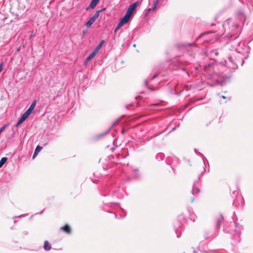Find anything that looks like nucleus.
<instances>
[{
    "instance_id": "nucleus-1",
    "label": "nucleus",
    "mask_w": 253,
    "mask_h": 253,
    "mask_svg": "<svg viewBox=\"0 0 253 253\" xmlns=\"http://www.w3.org/2000/svg\"><path fill=\"white\" fill-rule=\"evenodd\" d=\"M222 25L224 29L223 34L224 38H231L240 32V29L239 27L230 18L225 21Z\"/></svg>"
},
{
    "instance_id": "nucleus-2",
    "label": "nucleus",
    "mask_w": 253,
    "mask_h": 253,
    "mask_svg": "<svg viewBox=\"0 0 253 253\" xmlns=\"http://www.w3.org/2000/svg\"><path fill=\"white\" fill-rule=\"evenodd\" d=\"M105 8H103L100 10H97L95 14L92 16L85 23V26L86 27H90L91 25L94 22V21L97 19L99 17V14L101 12L104 10Z\"/></svg>"
},
{
    "instance_id": "nucleus-3",
    "label": "nucleus",
    "mask_w": 253,
    "mask_h": 253,
    "mask_svg": "<svg viewBox=\"0 0 253 253\" xmlns=\"http://www.w3.org/2000/svg\"><path fill=\"white\" fill-rule=\"evenodd\" d=\"M138 4V2H135L132 4H131L128 8L127 9L126 14H127L128 15L131 16L132 15L133 11L134 10V9L136 8Z\"/></svg>"
},
{
    "instance_id": "nucleus-4",
    "label": "nucleus",
    "mask_w": 253,
    "mask_h": 253,
    "mask_svg": "<svg viewBox=\"0 0 253 253\" xmlns=\"http://www.w3.org/2000/svg\"><path fill=\"white\" fill-rule=\"evenodd\" d=\"M130 17V16L126 14H125V16L121 19L120 21L124 24H125L128 22Z\"/></svg>"
},
{
    "instance_id": "nucleus-5",
    "label": "nucleus",
    "mask_w": 253,
    "mask_h": 253,
    "mask_svg": "<svg viewBox=\"0 0 253 253\" xmlns=\"http://www.w3.org/2000/svg\"><path fill=\"white\" fill-rule=\"evenodd\" d=\"M97 2L92 0L90 4L86 8V10H88L89 9H94L97 4Z\"/></svg>"
},
{
    "instance_id": "nucleus-6",
    "label": "nucleus",
    "mask_w": 253,
    "mask_h": 253,
    "mask_svg": "<svg viewBox=\"0 0 253 253\" xmlns=\"http://www.w3.org/2000/svg\"><path fill=\"white\" fill-rule=\"evenodd\" d=\"M61 230L64 231L68 234H70L71 233V229L69 226L68 224H66L65 226L61 227L60 228Z\"/></svg>"
},
{
    "instance_id": "nucleus-7",
    "label": "nucleus",
    "mask_w": 253,
    "mask_h": 253,
    "mask_svg": "<svg viewBox=\"0 0 253 253\" xmlns=\"http://www.w3.org/2000/svg\"><path fill=\"white\" fill-rule=\"evenodd\" d=\"M104 42V40H102L97 46L95 48V49H94V51L96 52V53H98L99 52V51L100 50V49H101V48L102 47L103 43Z\"/></svg>"
},
{
    "instance_id": "nucleus-8",
    "label": "nucleus",
    "mask_w": 253,
    "mask_h": 253,
    "mask_svg": "<svg viewBox=\"0 0 253 253\" xmlns=\"http://www.w3.org/2000/svg\"><path fill=\"white\" fill-rule=\"evenodd\" d=\"M200 191V189L196 186V183H194L192 190V194H194V193H195L196 194H198L199 193Z\"/></svg>"
},
{
    "instance_id": "nucleus-9",
    "label": "nucleus",
    "mask_w": 253,
    "mask_h": 253,
    "mask_svg": "<svg viewBox=\"0 0 253 253\" xmlns=\"http://www.w3.org/2000/svg\"><path fill=\"white\" fill-rule=\"evenodd\" d=\"M97 53H96L94 50L92 52H91L86 58L85 62H89L91 59H92L96 55Z\"/></svg>"
},
{
    "instance_id": "nucleus-10",
    "label": "nucleus",
    "mask_w": 253,
    "mask_h": 253,
    "mask_svg": "<svg viewBox=\"0 0 253 253\" xmlns=\"http://www.w3.org/2000/svg\"><path fill=\"white\" fill-rule=\"evenodd\" d=\"M28 117L27 116H25V114L24 113L21 117V118L19 119L18 121L17 122V126L22 123Z\"/></svg>"
},
{
    "instance_id": "nucleus-11",
    "label": "nucleus",
    "mask_w": 253,
    "mask_h": 253,
    "mask_svg": "<svg viewBox=\"0 0 253 253\" xmlns=\"http://www.w3.org/2000/svg\"><path fill=\"white\" fill-rule=\"evenodd\" d=\"M43 248L45 251H49L51 249V246L47 241L44 242Z\"/></svg>"
},
{
    "instance_id": "nucleus-12",
    "label": "nucleus",
    "mask_w": 253,
    "mask_h": 253,
    "mask_svg": "<svg viewBox=\"0 0 253 253\" xmlns=\"http://www.w3.org/2000/svg\"><path fill=\"white\" fill-rule=\"evenodd\" d=\"M42 147H41V146H37L36 149H35V152H34V154L33 156V158L34 159L36 156V155L38 154V153L42 149Z\"/></svg>"
},
{
    "instance_id": "nucleus-13",
    "label": "nucleus",
    "mask_w": 253,
    "mask_h": 253,
    "mask_svg": "<svg viewBox=\"0 0 253 253\" xmlns=\"http://www.w3.org/2000/svg\"><path fill=\"white\" fill-rule=\"evenodd\" d=\"M160 0H155L153 2V5L151 8L152 10H155L156 9L157 6Z\"/></svg>"
},
{
    "instance_id": "nucleus-14",
    "label": "nucleus",
    "mask_w": 253,
    "mask_h": 253,
    "mask_svg": "<svg viewBox=\"0 0 253 253\" xmlns=\"http://www.w3.org/2000/svg\"><path fill=\"white\" fill-rule=\"evenodd\" d=\"M7 160V158L3 157L1 159L0 161V168L2 167V166L5 164Z\"/></svg>"
},
{
    "instance_id": "nucleus-15",
    "label": "nucleus",
    "mask_w": 253,
    "mask_h": 253,
    "mask_svg": "<svg viewBox=\"0 0 253 253\" xmlns=\"http://www.w3.org/2000/svg\"><path fill=\"white\" fill-rule=\"evenodd\" d=\"M124 25L123 23H122L121 21L118 23V25L115 28V32H116L118 30H119Z\"/></svg>"
},
{
    "instance_id": "nucleus-16",
    "label": "nucleus",
    "mask_w": 253,
    "mask_h": 253,
    "mask_svg": "<svg viewBox=\"0 0 253 253\" xmlns=\"http://www.w3.org/2000/svg\"><path fill=\"white\" fill-rule=\"evenodd\" d=\"M33 110L31 109L30 108H29L27 111L24 113L25 114V116H27L28 117L29 116V115L32 113V111Z\"/></svg>"
},
{
    "instance_id": "nucleus-17",
    "label": "nucleus",
    "mask_w": 253,
    "mask_h": 253,
    "mask_svg": "<svg viewBox=\"0 0 253 253\" xmlns=\"http://www.w3.org/2000/svg\"><path fill=\"white\" fill-rule=\"evenodd\" d=\"M33 110L31 109L30 108H29L27 111L24 113L25 114V116H27L28 117L29 116V115L32 113V111Z\"/></svg>"
},
{
    "instance_id": "nucleus-18",
    "label": "nucleus",
    "mask_w": 253,
    "mask_h": 253,
    "mask_svg": "<svg viewBox=\"0 0 253 253\" xmlns=\"http://www.w3.org/2000/svg\"><path fill=\"white\" fill-rule=\"evenodd\" d=\"M36 100H35L33 101V102L32 103V104H31L29 108H30L31 109L34 110V108L35 107V106H36Z\"/></svg>"
},
{
    "instance_id": "nucleus-19",
    "label": "nucleus",
    "mask_w": 253,
    "mask_h": 253,
    "mask_svg": "<svg viewBox=\"0 0 253 253\" xmlns=\"http://www.w3.org/2000/svg\"><path fill=\"white\" fill-rule=\"evenodd\" d=\"M209 35H210V33H203L199 37V38H203V37H204L206 36H208Z\"/></svg>"
},
{
    "instance_id": "nucleus-20",
    "label": "nucleus",
    "mask_w": 253,
    "mask_h": 253,
    "mask_svg": "<svg viewBox=\"0 0 253 253\" xmlns=\"http://www.w3.org/2000/svg\"><path fill=\"white\" fill-rule=\"evenodd\" d=\"M7 126V125H3L0 128V134L1 133V132L4 130V129L5 128V127Z\"/></svg>"
},
{
    "instance_id": "nucleus-21",
    "label": "nucleus",
    "mask_w": 253,
    "mask_h": 253,
    "mask_svg": "<svg viewBox=\"0 0 253 253\" xmlns=\"http://www.w3.org/2000/svg\"><path fill=\"white\" fill-rule=\"evenodd\" d=\"M152 10L151 8H149L147 9L146 14H148Z\"/></svg>"
},
{
    "instance_id": "nucleus-22",
    "label": "nucleus",
    "mask_w": 253,
    "mask_h": 253,
    "mask_svg": "<svg viewBox=\"0 0 253 253\" xmlns=\"http://www.w3.org/2000/svg\"><path fill=\"white\" fill-rule=\"evenodd\" d=\"M222 219H223V217H221L220 219H219V220H218V222H217V224H218V225H219L220 222H221V220H222Z\"/></svg>"
},
{
    "instance_id": "nucleus-23",
    "label": "nucleus",
    "mask_w": 253,
    "mask_h": 253,
    "mask_svg": "<svg viewBox=\"0 0 253 253\" xmlns=\"http://www.w3.org/2000/svg\"><path fill=\"white\" fill-rule=\"evenodd\" d=\"M2 66H3V63H1L0 64V72L2 70Z\"/></svg>"
},
{
    "instance_id": "nucleus-24",
    "label": "nucleus",
    "mask_w": 253,
    "mask_h": 253,
    "mask_svg": "<svg viewBox=\"0 0 253 253\" xmlns=\"http://www.w3.org/2000/svg\"><path fill=\"white\" fill-rule=\"evenodd\" d=\"M210 41V39H204L203 42H208Z\"/></svg>"
},
{
    "instance_id": "nucleus-25",
    "label": "nucleus",
    "mask_w": 253,
    "mask_h": 253,
    "mask_svg": "<svg viewBox=\"0 0 253 253\" xmlns=\"http://www.w3.org/2000/svg\"><path fill=\"white\" fill-rule=\"evenodd\" d=\"M156 77V75H154L152 78H151V80H153L154 79H155Z\"/></svg>"
},
{
    "instance_id": "nucleus-26",
    "label": "nucleus",
    "mask_w": 253,
    "mask_h": 253,
    "mask_svg": "<svg viewBox=\"0 0 253 253\" xmlns=\"http://www.w3.org/2000/svg\"><path fill=\"white\" fill-rule=\"evenodd\" d=\"M145 85H147L148 84V82H147V81H145Z\"/></svg>"
},
{
    "instance_id": "nucleus-27",
    "label": "nucleus",
    "mask_w": 253,
    "mask_h": 253,
    "mask_svg": "<svg viewBox=\"0 0 253 253\" xmlns=\"http://www.w3.org/2000/svg\"><path fill=\"white\" fill-rule=\"evenodd\" d=\"M194 201V198L193 197L191 200L192 202H193Z\"/></svg>"
},
{
    "instance_id": "nucleus-28",
    "label": "nucleus",
    "mask_w": 253,
    "mask_h": 253,
    "mask_svg": "<svg viewBox=\"0 0 253 253\" xmlns=\"http://www.w3.org/2000/svg\"><path fill=\"white\" fill-rule=\"evenodd\" d=\"M84 34H85L86 33V31H83Z\"/></svg>"
},
{
    "instance_id": "nucleus-29",
    "label": "nucleus",
    "mask_w": 253,
    "mask_h": 253,
    "mask_svg": "<svg viewBox=\"0 0 253 253\" xmlns=\"http://www.w3.org/2000/svg\"><path fill=\"white\" fill-rule=\"evenodd\" d=\"M229 59L231 61H232V57H230L229 58Z\"/></svg>"
},
{
    "instance_id": "nucleus-30",
    "label": "nucleus",
    "mask_w": 253,
    "mask_h": 253,
    "mask_svg": "<svg viewBox=\"0 0 253 253\" xmlns=\"http://www.w3.org/2000/svg\"><path fill=\"white\" fill-rule=\"evenodd\" d=\"M222 97L223 98H224V99L226 98V97H225V96H223V95H222Z\"/></svg>"
},
{
    "instance_id": "nucleus-31",
    "label": "nucleus",
    "mask_w": 253,
    "mask_h": 253,
    "mask_svg": "<svg viewBox=\"0 0 253 253\" xmlns=\"http://www.w3.org/2000/svg\"><path fill=\"white\" fill-rule=\"evenodd\" d=\"M148 88L149 89H151V90H153L152 88H150V87H148Z\"/></svg>"
},
{
    "instance_id": "nucleus-32",
    "label": "nucleus",
    "mask_w": 253,
    "mask_h": 253,
    "mask_svg": "<svg viewBox=\"0 0 253 253\" xmlns=\"http://www.w3.org/2000/svg\"><path fill=\"white\" fill-rule=\"evenodd\" d=\"M175 127H173V128H172V130L175 129Z\"/></svg>"
},
{
    "instance_id": "nucleus-33",
    "label": "nucleus",
    "mask_w": 253,
    "mask_h": 253,
    "mask_svg": "<svg viewBox=\"0 0 253 253\" xmlns=\"http://www.w3.org/2000/svg\"><path fill=\"white\" fill-rule=\"evenodd\" d=\"M20 216H21V215L17 216V217H20Z\"/></svg>"
}]
</instances>
